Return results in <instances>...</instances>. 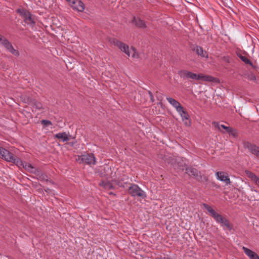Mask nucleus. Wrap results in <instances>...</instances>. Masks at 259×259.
Here are the masks:
<instances>
[{"label": "nucleus", "mask_w": 259, "mask_h": 259, "mask_svg": "<svg viewBox=\"0 0 259 259\" xmlns=\"http://www.w3.org/2000/svg\"><path fill=\"white\" fill-rule=\"evenodd\" d=\"M20 165L23 166L26 170L34 174L38 180L40 181L46 180V176L42 174L39 169L33 167L31 164L26 162H22Z\"/></svg>", "instance_id": "nucleus-3"}, {"label": "nucleus", "mask_w": 259, "mask_h": 259, "mask_svg": "<svg viewBox=\"0 0 259 259\" xmlns=\"http://www.w3.org/2000/svg\"><path fill=\"white\" fill-rule=\"evenodd\" d=\"M67 2H68V3H70L72 0H66Z\"/></svg>", "instance_id": "nucleus-32"}, {"label": "nucleus", "mask_w": 259, "mask_h": 259, "mask_svg": "<svg viewBox=\"0 0 259 259\" xmlns=\"http://www.w3.org/2000/svg\"><path fill=\"white\" fill-rule=\"evenodd\" d=\"M5 38L2 35L0 34V42L2 44V42H3V40H4Z\"/></svg>", "instance_id": "nucleus-30"}, {"label": "nucleus", "mask_w": 259, "mask_h": 259, "mask_svg": "<svg viewBox=\"0 0 259 259\" xmlns=\"http://www.w3.org/2000/svg\"><path fill=\"white\" fill-rule=\"evenodd\" d=\"M111 43L118 47L121 51L124 52L128 56H131L133 58H137L139 57L138 53L136 49L133 47L130 49L128 46L123 42L120 41L116 39H113L111 41Z\"/></svg>", "instance_id": "nucleus-2"}, {"label": "nucleus", "mask_w": 259, "mask_h": 259, "mask_svg": "<svg viewBox=\"0 0 259 259\" xmlns=\"http://www.w3.org/2000/svg\"><path fill=\"white\" fill-rule=\"evenodd\" d=\"M100 185L103 186L104 188L107 189H111L113 186L109 182H102L100 183Z\"/></svg>", "instance_id": "nucleus-23"}, {"label": "nucleus", "mask_w": 259, "mask_h": 259, "mask_svg": "<svg viewBox=\"0 0 259 259\" xmlns=\"http://www.w3.org/2000/svg\"><path fill=\"white\" fill-rule=\"evenodd\" d=\"M204 208L207 210L209 214L215 220V221L221 225L224 229L231 230L232 229L231 224L221 214L218 213L211 206L206 204H203Z\"/></svg>", "instance_id": "nucleus-1"}, {"label": "nucleus", "mask_w": 259, "mask_h": 259, "mask_svg": "<svg viewBox=\"0 0 259 259\" xmlns=\"http://www.w3.org/2000/svg\"><path fill=\"white\" fill-rule=\"evenodd\" d=\"M230 134V135L233 136V137H236L237 136V132L235 130L231 127H230L229 130L227 132Z\"/></svg>", "instance_id": "nucleus-25"}, {"label": "nucleus", "mask_w": 259, "mask_h": 259, "mask_svg": "<svg viewBox=\"0 0 259 259\" xmlns=\"http://www.w3.org/2000/svg\"><path fill=\"white\" fill-rule=\"evenodd\" d=\"M133 23L135 24L137 27L141 28L146 27L145 22L139 18L134 17L133 20Z\"/></svg>", "instance_id": "nucleus-16"}, {"label": "nucleus", "mask_w": 259, "mask_h": 259, "mask_svg": "<svg viewBox=\"0 0 259 259\" xmlns=\"http://www.w3.org/2000/svg\"><path fill=\"white\" fill-rule=\"evenodd\" d=\"M248 79L250 80H256V77L254 75L251 74L248 76Z\"/></svg>", "instance_id": "nucleus-27"}, {"label": "nucleus", "mask_w": 259, "mask_h": 259, "mask_svg": "<svg viewBox=\"0 0 259 259\" xmlns=\"http://www.w3.org/2000/svg\"><path fill=\"white\" fill-rule=\"evenodd\" d=\"M0 157L17 165H20L22 162L20 159L14 156L12 153L1 147H0Z\"/></svg>", "instance_id": "nucleus-4"}, {"label": "nucleus", "mask_w": 259, "mask_h": 259, "mask_svg": "<svg viewBox=\"0 0 259 259\" xmlns=\"http://www.w3.org/2000/svg\"><path fill=\"white\" fill-rule=\"evenodd\" d=\"M129 193L133 196H138L144 198L146 196L145 193L137 185L133 184L129 188Z\"/></svg>", "instance_id": "nucleus-8"}, {"label": "nucleus", "mask_w": 259, "mask_h": 259, "mask_svg": "<svg viewBox=\"0 0 259 259\" xmlns=\"http://www.w3.org/2000/svg\"><path fill=\"white\" fill-rule=\"evenodd\" d=\"M213 124L214 125L215 127H217L219 130H221V128H222L226 130V132H227L229 130L230 127L227 126L224 124H220L219 123L213 122Z\"/></svg>", "instance_id": "nucleus-22"}, {"label": "nucleus", "mask_w": 259, "mask_h": 259, "mask_svg": "<svg viewBox=\"0 0 259 259\" xmlns=\"http://www.w3.org/2000/svg\"><path fill=\"white\" fill-rule=\"evenodd\" d=\"M246 174L247 177L254 182H255L256 181V180L258 178L255 174L249 171H246Z\"/></svg>", "instance_id": "nucleus-21"}, {"label": "nucleus", "mask_w": 259, "mask_h": 259, "mask_svg": "<svg viewBox=\"0 0 259 259\" xmlns=\"http://www.w3.org/2000/svg\"><path fill=\"white\" fill-rule=\"evenodd\" d=\"M240 58V59L243 61L245 63L247 64H249L251 66H252V62L250 61V60L247 58L245 56H242L241 55H240L238 56Z\"/></svg>", "instance_id": "nucleus-24"}, {"label": "nucleus", "mask_w": 259, "mask_h": 259, "mask_svg": "<svg viewBox=\"0 0 259 259\" xmlns=\"http://www.w3.org/2000/svg\"><path fill=\"white\" fill-rule=\"evenodd\" d=\"M36 108L41 109L42 107L41 104L40 103H37L34 105Z\"/></svg>", "instance_id": "nucleus-28"}, {"label": "nucleus", "mask_w": 259, "mask_h": 259, "mask_svg": "<svg viewBox=\"0 0 259 259\" xmlns=\"http://www.w3.org/2000/svg\"><path fill=\"white\" fill-rule=\"evenodd\" d=\"M174 166H175V167H176L177 166V165L175 164V165H174Z\"/></svg>", "instance_id": "nucleus-33"}, {"label": "nucleus", "mask_w": 259, "mask_h": 259, "mask_svg": "<svg viewBox=\"0 0 259 259\" xmlns=\"http://www.w3.org/2000/svg\"><path fill=\"white\" fill-rule=\"evenodd\" d=\"M69 5L73 9L79 12H82L84 9V4L80 0H72Z\"/></svg>", "instance_id": "nucleus-11"}, {"label": "nucleus", "mask_w": 259, "mask_h": 259, "mask_svg": "<svg viewBox=\"0 0 259 259\" xmlns=\"http://www.w3.org/2000/svg\"><path fill=\"white\" fill-rule=\"evenodd\" d=\"M186 173L190 176L197 177L198 176V170L192 167L186 168Z\"/></svg>", "instance_id": "nucleus-19"}, {"label": "nucleus", "mask_w": 259, "mask_h": 259, "mask_svg": "<svg viewBox=\"0 0 259 259\" xmlns=\"http://www.w3.org/2000/svg\"><path fill=\"white\" fill-rule=\"evenodd\" d=\"M2 44L6 48V49L12 53L13 55L18 56L19 55V53L18 50H15L11 42H10L7 39L5 38Z\"/></svg>", "instance_id": "nucleus-10"}, {"label": "nucleus", "mask_w": 259, "mask_h": 259, "mask_svg": "<svg viewBox=\"0 0 259 259\" xmlns=\"http://www.w3.org/2000/svg\"><path fill=\"white\" fill-rule=\"evenodd\" d=\"M217 179L220 181L223 182L226 185L231 184V181L228 174L224 171H218L215 174Z\"/></svg>", "instance_id": "nucleus-9"}, {"label": "nucleus", "mask_w": 259, "mask_h": 259, "mask_svg": "<svg viewBox=\"0 0 259 259\" xmlns=\"http://www.w3.org/2000/svg\"><path fill=\"white\" fill-rule=\"evenodd\" d=\"M194 50L198 55H200L202 57H208V55H207L206 52H204L201 47L196 46Z\"/></svg>", "instance_id": "nucleus-18"}, {"label": "nucleus", "mask_w": 259, "mask_h": 259, "mask_svg": "<svg viewBox=\"0 0 259 259\" xmlns=\"http://www.w3.org/2000/svg\"><path fill=\"white\" fill-rule=\"evenodd\" d=\"M178 112L182 117V119L185 125L186 126H190L191 124V121L189 119V115L184 108L182 107L181 111H178Z\"/></svg>", "instance_id": "nucleus-12"}, {"label": "nucleus", "mask_w": 259, "mask_h": 259, "mask_svg": "<svg viewBox=\"0 0 259 259\" xmlns=\"http://www.w3.org/2000/svg\"><path fill=\"white\" fill-rule=\"evenodd\" d=\"M55 138L61 140L63 142H68L70 140L71 136L65 132L59 133L55 135Z\"/></svg>", "instance_id": "nucleus-15"}, {"label": "nucleus", "mask_w": 259, "mask_h": 259, "mask_svg": "<svg viewBox=\"0 0 259 259\" xmlns=\"http://www.w3.org/2000/svg\"><path fill=\"white\" fill-rule=\"evenodd\" d=\"M41 123L44 126H49V125H52V123L51 121L50 120H42L41 121Z\"/></svg>", "instance_id": "nucleus-26"}, {"label": "nucleus", "mask_w": 259, "mask_h": 259, "mask_svg": "<svg viewBox=\"0 0 259 259\" xmlns=\"http://www.w3.org/2000/svg\"><path fill=\"white\" fill-rule=\"evenodd\" d=\"M189 79H192L196 80H202L205 81L213 82L214 81L215 78L210 75H205L203 74H196L190 72L189 75Z\"/></svg>", "instance_id": "nucleus-7"}, {"label": "nucleus", "mask_w": 259, "mask_h": 259, "mask_svg": "<svg viewBox=\"0 0 259 259\" xmlns=\"http://www.w3.org/2000/svg\"><path fill=\"white\" fill-rule=\"evenodd\" d=\"M248 148L249 150L253 154L255 155L256 156L259 157V147L252 144H249L248 146Z\"/></svg>", "instance_id": "nucleus-17"}, {"label": "nucleus", "mask_w": 259, "mask_h": 259, "mask_svg": "<svg viewBox=\"0 0 259 259\" xmlns=\"http://www.w3.org/2000/svg\"><path fill=\"white\" fill-rule=\"evenodd\" d=\"M149 96L150 97L151 100L152 101H154V97H153L152 93L150 91H149Z\"/></svg>", "instance_id": "nucleus-29"}, {"label": "nucleus", "mask_w": 259, "mask_h": 259, "mask_svg": "<svg viewBox=\"0 0 259 259\" xmlns=\"http://www.w3.org/2000/svg\"><path fill=\"white\" fill-rule=\"evenodd\" d=\"M242 249L243 250L245 254L250 259H259V256L257 255V254L252 250L244 246L242 247Z\"/></svg>", "instance_id": "nucleus-13"}, {"label": "nucleus", "mask_w": 259, "mask_h": 259, "mask_svg": "<svg viewBox=\"0 0 259 259\" xmlns=\"http://www.w3.org/2000/svg\"><path fill=\"white\" fill-rule=\"evenodd\" d=\"M166 100L176 109L177 112L181 111L183 107L179 102L170 97H167Z\"/></svg>", "instance_id": "nucleus-14"}, {"label": "nucleus", "mask_w": 259, "mask_h": 259, "mask_svg": "<svg viewBox=\"0 0 259 259\" xmlns=\"http://www.w3.org/2000/svg\"><path fill=\"white\" fill-rule=\"evenodd\" d=\"M190 72L186 70H182L179 71V75L181 78L189 79Z\"/></svg>", "instance_id": "nucleus-20"}, {"label": "nucleus", "mask_w": 259, "mask_h": 259, "mask_svg": "<svg viewBox=\"0 0 259 259\" xmlns=\"http://www.w3.org/2000/svg\"><path fill=\"white\" fill-rule=\"evenodd\" d=\"M76 160L80 163H86L88 164H95L96 158L93 154H87L81 156H78Z\"/></svg>", "instance_id": "nucleus-6"}, {"label": "nucleus", "mask_w": 259, "mask_h": 259, "mask_svg": "<svg viewBox=\"0 0 259 259\" xmlns=\"http://www.w3.org/2000/svg\"><path fill=\"white\" fill-rule=\"evenodd\" d=\"M16 12L22 17L26 24L30 26L34 24V18L29 11L24 9H18Z\"/></svg>", "instance_id": "nucleus-5"}, {"label": "nucleus", "mask_w": 259, "mask_h": 259, "mask_svg": "<svg viewBox=\"0 0 259 259\" xmlns=\"http://www.w3.org/2000/svg\"><path fill=\"white\" fill-rule=\"evenodd\" d=\"M254 183L259 187V178L256 180V181Z\"/></svg>", "instance_id": "nucleus-31"}]
</instances>
